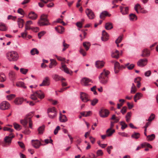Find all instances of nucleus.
Segmentation results:
<instances>
[{"label": "nucleus", "mask_w": 158, "mask_h": 158, "mask_svg": "<svg viewBox=\"0 0 158 158\" xmlns=\"http://www.w3.org/2000/svg\"><path fill=\"white\" fill-rule=\"evenodd\" d=\"M101 39L102 40L104 41H107L108 39V35L105 30L103 31L102 32Z\"/></svg>", "instance_id": "6ab92c4d"}, {"label": "nucleus", "mask_w": 158, "mask_h": 158, "mask_svg": "<svg viewBox=\"0 0 158 158\" xmlns=\"http://www.w3.org/2000/svg\"><path fill=\"white\" fill-rule=\"evenodd\" d=\"M31 141L32 145L36 148H38L40 145L41 143L38 140H32Z\"/></svg>", "instance_id": "2eb2a0df"}, {"label": "nucleus", "mask_w": 158, "mask_h": 158, "mask_svg": "<svg viewBox=\"0 0 158 158\" xmlns=\"http://www.w3.org/2000/svg\"><path fill=\"white\" fill-rule=\"evenodd\" d=\"M120 12L122 14H127L128 13L129 9L128 7L120 6Z\"/></svg>", "instance_id": "dca6fc26"}, {"label": "nucleus", "mask_w": 158, "mask_h": 158, "mask_svg": "<svg viewBox=\"0 0 158 158\" xmlns=\"http://www.w3.org/2000/svg\"><path fill=\"white\" fill-rule=\"evenodd\" d=\"M150 55V52L146 48L144 49L142 52L141 56L143 57H148Z\"/></svg>", "instance_id": "f3484780"}, {"label": "nucleus", "mask_w": 158, "mask_h": 158, "mask_svg": "<svg viewBox=\"0 0 158 158\" xmlns=\"http://www.w3.org/2000/svg\"><path fill=\"white\" fill-rule=\"evenodd\" d=\"M13 125L14 128L17 130L19 131L22 128L21 126L16 123H14Z\"/></svg>", "instance_id": "c9c22d12"}, {"label": "nucleus", "mask_w": 158, "mask_h": 158, "mask_svg": "<svg viewBox=\"0 0 158 158\" xmlns=\"http://www.w3.org/2000/svg\"><path fill=\"white\" fill-rule=\"evenodd\" d=\"M134 8L135 10L138 13H139V12L138 10V9L140 10H142V8H141L140 5L139 4H137L135 5Z\"/></svg>", "instance_id": "4c0bfd02"}, {"label": "nucleus", "mask_w": 158, "mask_h": 158, "mask_svg": "<svg viewBox=\"0 0 158 158\" xmlns=\"http://www.w3.org/2000/svg\"><path fill=\"white\" fill-rule=\"evenodd\" d=\"M16 85L19 87H21L26 89L27 87L25 85L24 83L22 81H18L16 83Z\"/></svg>", "instance_id": "c85d7f7f"}, {"label": "nucleus", "mask_w": 158, "mask_h": 158, "mask_svg": "<svg viewBox=\"0 0 158 158\" xmlns=\"http://www.w3.org/2000/svg\"><path fill=\"white\" fill-rule=\"evenodd\" d=\"M104 62L103 61H97L96 62V66L98 68H101L104 66Z\"/></svg>", "instance_id": "5701e85b"}, {"label": "nucleus", "mask_w": 158, "mask_h": 158, "mask_svg": "<svg viewBox=\"0 0 158 158\" xmlns=\"http://www.w3.org/2000/svg\"><path fill=\"white\" fill-rule=\"evenodd\" d=\"M97 87L96 86H94L92 88H91V90L93 92L94 94H97V92L96 91Z\"/></svg>", "instance_id": "6e6d98bb"}, {"label": "nucleus", "mask_w": 158, "mask_h": 158, "mask_svg": "<svg viewBox=\"0 0 158 158\" xmlns=\"http://www.w3.org/2000/svg\"><path fill=\"white\" fill-rule=\"evenodd\" d=\"M34 97H31V99H37V98L40 99H43L45 97V95L43 92L40 90L35 92L32 95Z\"/></svg>", "instance_id": "39448f33"}, {"label": "nucleus", "mask_w": 158, "mask_h": 158, "mask_svg": "<svg viewBox=\"0 0 158 158\" xmlns=\"http://www.w3.org/2000/svg\"><path fill=\"white\" fill-rule=\"evenodd\" d=\"M63 46L64 48L63 49L62 51H65L67 48H69V45L66 44L65 43V41L64 40L63 42Z\"/></svg>", "instance_id": "09e8293b"}, {"label": "nucleus", "mask_w": 158, "mask_h": 158, "mask_svg": "<svg viewBox=\"0 0 158 158\" xmlns=\"http://www.w3.org/2000/svg\"><path fill=\"white\" fill-rule=\"evenodd\" d=\"M53 79L56 81L61 80V81H64L65 79L62 77L56 74H55L53 75Z\"/></svg>", "instance_id": "a211bd4d"}, {"label": "nucleus", "mask_w": 158, "mask_h": 158, "mask_svg": "<svg viewBox=\"0 0 158 158\" xmlns=\"http://www.w3.org/2000/svg\"><path fill=\"white\" fill-rule=\"evenodd\" d=\"M105 28L107 30L111 29L113 28L112 23H106L105 25Z\"/></svg>", "instance_id": "f704fd0d"}, {"label": "nucleus", "mask_w": 158, "mask_h": 158, "mask_svg": "<svg viewBox=\"0 0 158 158\" xmlns=\"http://www.w3.org/2000/svg\"><path fill=\"white\" fill-rule=\"evenodd\" d=\"M136 90L137 89L135 86L134 83H132L131 91V93L132 94H134L135 93Z\"/></svg>", "instance_id": "37998d69"}, {"label": "nucleus", "mask_w": 158, "mask_h": 158, "mask_svg": "<svg viewBox=\"0 0 158 158\" xmlns=\"http://www.w3.org/2000/svg\"><path fill=\"white\" fill-rule=\"evenodd\" d=\"M92 83V81L91 80L88 78L84 77L82 79L81 81V84L85 86L89 85L90 84L89 83Z\"/></svg>", "instance_id": "f8f14e48"}, {"label": "nucleus", "mask_w": 158, "mask_h": 158, "mask_svg": "<svg viewBox=\"0 0 158 158\" xmlns=\"http://www.w3.org/2000/svg\"><path fill=\"white\" fill-rule=\"evenodd\" d=\"M3 130L4 131H8L10 132H12L14 130L10 128H8L6 127H3Z\"/></svg>", "instance_id": "052dcab7"}, {"label": "nucleus", "mask_w": 158, "mask_h": 158, "mask_svg": "<svg viewBox=\"0 0 158 158\" xmlns=\"http://www.w3.org/2000/svg\"><path fill=\"white\" fill-rule=\"evenodd\" d=\"M25 31H27V30H30L31 29L35 31H37L39 30L38 28L37 27L36 28H31L30 26H28L27 25H25Z\"/></svg>", "instance_id": "c756f323"}, {"label": "nucleus", "mask_w": 158, "mask_h": 158, "mask_svg": "<svg viewBox=\"0 0 158 158\" xmlns=\"http://www.w3.org/2000/svg\"><path fill=\"white\" fill-rule=\"evenodd\" d=\"M83 46L85 48L86 51H88L90 46V44L89 42H85L83 43Z\"/></svg>", "instance_id": "473e14b6"}, {"label": "nucleus", "mask_w": 158, "mask_h": 158, "mask_svg": "<svg viewBox=\"0 0 158 158\" xmlns=\"http://www.w3.org/2000/svg\"><path fill=\"white\" fill-rule=\"evenodd\" d=\"M60 69L67 74L71 75L73 73V72L71 71H70L66 66L62 62L61 63V67L60 68Z\"/></svg>", "instance_id": "9b49d317"}, {"label": "nucleus", "mask_w": 158, "mask_h": 158, "mask_svg": "<svg viewBox=\"0 0 158 158\" xmlns=\"http://www.w3.org/2000/svg\"><path fill=\"white\" fill-rule=\"evenodd\" d=\"M9 77L11 81H14L16 78V74L13 71H10L8 74Z\"/></svg>", "instance_id": "ddd939ff"}, {"label": "nucleus", "mask_w": 158, "mask_h": 158, "mask_svg": "<svg viewBox=\"0 0 158 158\" xmlns=\"http://www.w3.org/2000/svg\"><path fill=\"white\" fill-rule=\"evenodd\" d=\"M85 13L88 17L90 19H93L94 18V15L93 11L89 9H87L85 11Z\"/></svg>", "instance_id": "9d476101"}, {"label": "nucleus", "mask_w": 158, "mask_h": 158, "mask_svg": "<svg viewBox=\"0 0 158 158\" xmlns=\"http://www.w3.org/2000/svg\"><path fill=\"white\" fill-rule=\"evenodd\" d=\"M107 16H108L109 17H110L111 16V15L109 14L107 11H104L102 12L101 13L100 17L101 19H104V18Z\"/></svg>", "instance_id": "cd10ccee"}, {"label": "nucleus", "mask_w": 158, "mask_h": 158, "mask_svg": "<svg viewBox=\"0 0 158 158\" xmlns=\"http://www.w3.org/2000/svg\"><path fill=\"white\" fill-rule=\"evenodd\" d=\"M60 115L59 119L60 122L64 123L68 120L66 116L65 115L62 114L61 112H60Z\"/></svg>", "instance_id": "412c9836"}, {"label": "nucleus", "mask_w": 158, "mask_h": 158, "mask_svg": "<svg viewBox=\"0 0 158 158\" xmlns=\"http://www.w3.org/2000/svg\"><path fill=\"white\" fill-rule=\"evenodd\" d=\"M110 72L106 69L103 70L99 76L100 82L104 84L107 83L108 81V75Z\"/></svg>", "instance_id": "f257e3e1"}, {"label": "nucleus", "mask_w": 158, "mask_h": 158, "mask_svg": "<svg viewBox=\"0 0 158 158\" xmlns=\"http://www.w3.org/2000/svg\"><path fill=\"white\" fill-rule=\"evenodd\" d=\"M142 94L140 93H137L134 96V99H140V98H142Z\"/></svg>", "instance_id": "3c124183"}, {"label": "nucleus", "mask_w": 158, "mask_h": 158, "mask_svg": "<svg viewBox=\"0 0 158 158\" xmlns=\"http://www.w3.org/2000/svg\"><path fill=\"white\" fill-rule=\"evenodd\" d=\"M35 112L34 111H32L31 112H29L27 114H26L25 116V117L27 118L29 120V118L31 117V118L34 115Z\"/></svg>", "instance_id": "49530a36"}, {"label": "nucleus", "mask_w": 158, "mask_h": 158, "mask_svg": "<svg viewBox=\"0 0 158 158\" xmlns=\"http://www.w3.org/2000/svg\"><path fill=\"white\" fill-rule=\"evenodd\" d=\"M29 18L32 20H35L37 18V15L34 12H31L29 14Z\"/></svg>", "instance_id": "bb28decb"}, {"label": "nucleus", "mask_w": 158, "mask_h": 158, "mask_svg": "<svg viewBox=\"0 0 158 158\" xmlns=\"http://www.w3.org/2000/svg\"><path fill=\"white\" fill-rule=\"evenodd\" d=\"M39 25L41 26L49 25V23L47 19V15L43 14L41 15L40 19L38 22Z\"/></svg>", "instance_id": "7ed1b4c3"}, {"label": "nucleus", "mask_w": 158, "mask_h": 158, "mask_svg": "<svg viewBox=\"0 0 158 158\" xmlns=\"http://www.w3.org/2000/svg\"><path fill=\"white\" fill-rule=\"evenodd\" d=\"M119 102L120 103H118L117 104V108L118 109L120 108L123 105V103L125 102V100L124 99H119Z\"/></svg>", "instance_id": "a18cd8bd"}, {"label": "nucleus", "mask_w": 158, "mask_h": 158, "mask_svg": "<svg viewBox=\"0 0 158 158\" xmlns=\"http://www.w3.org/2000/svg\"><path fill=\"white\" fill-rule=\"evenodd\" d=\"M155 117V115L154 114H152L148 120V121L149 122H151L154 118Z\"/></svg>", "instance_id": "4d7b16f0"}, {"label": "nucleus", "mask_w": 158, "mask_h": 158, "mask_svg": "<svg viewBox=\"0 0 158 158\" xmlns=\"http://www.w3.org/2000/svg\"><path fill=\"white\" fill-rule=\"evenodd\" d=\"M10 105L9 103L5 101H3L0 104V109L2 110L8 109Z\"/></svg>", "instance_id": "0eeeda50"}, {"label": "nucleus", "mask_w": 158, "mask_h": 158, "mask_svg": "<svg viewBox=\"0 0 158 158\" xmlns=\"http://www.w3.org/2000/svg\"><path fill=\"white\" fill-rule=\"evenodd\" d=\"M6 57L10 61H16L19 58V55L16 52L11 51L6 53Z\"/></svg>", "instance_id": "f03ea898"}, {"label": "nucleus", "mask_w": 158, "mask_h": 158, "mask_svg": "<svg viewBox=\"0 0 158 158\" xmlns=\"http://www.w3.org/2000/svg\"><path fill=\"white\" fill-rule=\"evenodd\" d=\"M141 80V78L140 77H138L136 78H135L134 80V82L135 83H137V87L139 88L141 86V84L140 83V81Z\"/></svg>", "instance_id": "2f4dec72"}, {"label": "nucleus", "mask_w": 158, "mask_h": 158, "mask_svg": "<svg viewBox=\"0 0 158 158\" xmlns=\"http://www.w3.org/2000/svg\"><path fill=\"white\" fill-rule=\"evenodd\" d=\"M24 22L23 19L20 18L18 19V23L19 27L22 28L23 27Z\"/></svg>", "instance_id": "7c9ffc66"}, {"label": "nucleus", "mask_w": 158, "mask_h": 158, "mask_svg": "<svg viewBox=\"0 0 158 158\" xmlns=\"http://www.w3.org/2000/svg\"><path fill=\"white\" fill-rule=\"evenodd\" d=\"M12 138L10 137L9 136H6L4 138V141L6 143H11Z\"/></svg>", "instance_id": "58836bf2"}, {"label": "nucleus", "mask_w": 158, "mask_h": 158, "mask_svg": "<svg viewBox=\"0 0 158 158\" xmlns=\"http://www.w3.org/2000/svg\"><path fill=\"white\" fill-rule=\"evenodd\" d=\"M120 66L119 63L116 61L114 64V70L115 73H118L119 72V69H120Z\"/></svg>", "instance_id": "aec40b11"}, {"label": "nucleus", "mask_w": 158, "mask_h": 158, "mask_svg": "<svg viewBox=\"0 0 158 158\" xmlns=\"http://www.w3.org/2000/svg\"><path fill=\"white\" fill-rule=\"evenodd\" d=\"M27 31H24V32H23L21 33V37L23 38H26L27 35Z\"/></svg>", "instance_id": "bf43d9fd"}, {"label": "nucleus", "mask_w": 158, "mask_h": 158, "mask_svg": "<svg viewBox=\"0 0 158 158\" xmlns=\"http://www.w3.org/2000/svg\"><path fill=\"white\" fill-rule=\"evenodd\" d=\"M80 99H89L90 98L89 95L83 92H81L80 93Z\"/></svg>", "instance_id": "393cba45"}, {"label": "nucleus", "mask_w": 158, "mask_h": 158, "mask_svg": "<svg viewBox=\"0 0 158 158\" xmlns=\"http://www.w3.org/2000/svg\"><path fill=\"white\" fill-rule=\"evenodd\" d=\"M121 129L123 130L125 129L127 127V125L123 121L121 122Z\"/></svg>", "instance_id": "864d4df0"}, {"label": "nucleus", "mask_w": 158, "mask_h": 158, "mask_svg": "<svg viewBox=\"0 0 158 158\" xmlns=\"http://www.w3.org/2000/svg\"><path fill=\"white\" fill-rule=\"evenodd\" d=\"M148 60L146 59H141L138 61L137 64L139 67H143L145 66Z\"/></svg>", "instance_id": "6e6552de"}, {"label": "nucleus", "mask_w": 158, "mask_h": 158, "mask_svg": "<svg viewBox=\"0 0 158 158\" xmlns=\"http://www.w3.org/2000/svg\"><path fill=\"white\" fill-rule=\"evenodd\" d=\"M60 129V127L59 126H57L56 129L54 130V133L55 135H56L58 131Z\"/></svg>", "instance_id": "680f3d73"}, {"label": "nucleus", "mask_w": 158, "mask_h": 158, "mask_svg": "<svg viewBox=\"0 0 158 158\" xmlns=\"http://www.w3.org/2000/svg\"><path fill=\"white\" fill-rule=\"evenodd\" d=\"M140 136V135L139 133L134 132L132 134L131 138L133 139H137L139 138Z\"/></svg>", "instance_id": "b1692460"}, {"label": "nucleus", "mask_w": 158, "mask_h": 158, "mask_svg": "<svg viewBox=\"0 0 158 158\" xmlns=\"http://www.w3.org/2000/svg\"><path fill=\"white\" fill-rule=\"evenodd\" d=\"M55 30L59 33L62 34L64 31V28L61 26H58L55 27Z\"/></svg>", "instance_id": "4be33fe9"}, {"label": "nucleus", "mask_w": 158, "mask_h": 158, "mask_svg": "<svg viewBox=\"0 0 158 158\" xmlns=\"http://www.w3.org/2000/svg\"><path fill=\"white\" fill-rule=\"evenodd\" d=\"M130 20H136L137 19V17L136 15L134 14H131L130 15Z\"/></svg>", "instance_id": "8fccbe9b"}, {"label": "nucleus", "mask_w": 158, "mask_h": 158, "mask_svg": "<svg viewBox=\"0 0 158 158\" xmlns=\"http://www.w3.org/2000/svg\"><path fill=\"white\" fill-rule=\"evenodd\" d=\"M111 128H109L107 129L106 131L107 135L108 136H110L115 132L114 130H113L110 131Z\"/></svg>", "instance_id": "72a5a7b5"}, {"label": "nucleus", "mask_w": 158, "mask_h": 158, "mask_svg": "<svg viewBox=\"0 0 158 158\" xmlns=\"http://www.w3.org/2000/svg\"><path fill=\"white\" fill-rule=\"evenodd\" d=\"M123 39V36H120L116 40L115 43H120L122 40Z\"/></svg>", "instance_id": "0e129e2a"}, {"label": "nucleus", "mask_w": 158, "mask_h": 158, "mask_svg": "<svg viewBox=\"0 0 158 158\" xmlns=\"http://www.w3.org/2000/svg\"><path fill=\"white\" fill-rule=\"evenodd\" d=\"M155 137V135L154 134H152L151 135H148L147 136V140L148 141H152L154 139Z\"/></svg>", "instance_id": "79ce46f5"}, {"label": "nucleus", "mask_w": 158, "mask_h": 158, "mask_svg": "<svg viewBox=\"0 0 158 158\" xmlns=\"http://www.w3.org/2000/svg\"><path fill=\"white\" fill-rule=\"evenodd\" d=\"M46 33L44 31H42L38 33V36L39 39H40L41 37L43 36Z\"/></svg>", "instance_id": "e2e57ef3"}, {"label": "nucleus", "mask_w": 158, "mask_h": 158, "mask_svg": "<svg viewBox=\"0 0 158 158\" xmlns=\"http://www.w3.org/2000/svg\"><path fill=\"white\" fill-rule=\"evenodd\" d=\"M30 52L32 55H34L35 54H38L39 53V52L37 49L34 48L31 50Z\"/></svg>", "instance_id": "ea45409f"}, {"label": "nucleus", "mask_w": 158, "mask_h": 158, "mask_svg": "<svg viewBox=\"0 0 158 158\" xmlns=\"http://www.w3.org/2000/svg\"><path fill=\"white\" fill-rule=\"evenodd\" d=\"M44 125L40 127L38 129L39 133L41 134H42L44 130Z\"/></svg>", "instance_id": "de8ad7c7"}, {"label": "nucleus", "mask_w": 158, "mask_h": 158, "mask_svg": "<svg viewBox=\"0 0 158 158\" xmlns=\"http://www.w3.org/2000/svg\"><path fill=\"white\" fill-rule=\"evenodd\" d=\"M112 57L116 59H118L119 57V52L117 50H113L112 51L111 54Z\"/></svg>", "instance_id": "4468645a"}, {"label": "nucleus", "mask_w": 158, "mask_h": 158, "mask_svg": "<svg viewBox=\"0 0 158 158\" xmlns=\"http://www.w3.org/2000/svg\"><path fill=\"white\" fill-rule=\"evenodd\" d=\"M50 84V78L46 77L44 78L43 81L42 82L40 85V86H48Z\"/></svg>", "instance_id": "1a4fd4ad"}, {"label": "nucleus", "mask_w": 158, "mask_h": 158, "mask_svg": "<svg viewBox=\"0 0 158 158\" xmlns=\"http://www.w3.org/2000/svg\"><path fill=\"white\" fill-rule=\"evenodd\" d=\"M48 117L51 118H53L57 115V112L54 107L48 108L47 111Z\"/></svg>", "instance_id": "20e7f679"}, {"label": "nucleus", "mask_w": 158, "mask_h": 158, "mask_svg": "<svg viewBox=\"0 0 158 158\" xmlns=\"http://www.w3.org/2000/svg\"><path fill=\"white\" fill-rule=\"evenodd\" d=\"M23 102V99H15L14 102L17 105H21Z\"/></svg>", "instance_id": "a19ab883"}, {"label": "nucleus", "mask_w": 158, "mask_h": 158, "mask_svg": "<svg viewBox=\"0 0 158 158\" xmlns=\"http://www.w3.org/2000/svg\"><path fill=\"white\" fill-rule=\"evenodd\" d=\"M80 52L83 56H85L86 55V52L82 48H81L80 49Z\"/></svg>", "instance_id": "338daca9"}, {"label": "nucleus", "mask_w": 158, "mask_h": 158, "mask_svg": "<svg viewBox=\"0 0 158 158\" xmlns=\"http://www.w3.org/2000/svg\"><path fill=\"white\" fill-rule=\"evenodd\" d=\"M28 121V119L25 116L24 118L20 121V123L24 126L26 127Z\"/></svg>", "instance_id": "a878e982"}, {"label": "nucleus", "mask_w": 158, "mask_h": 158, "mask_svg": "<svg viewBox=\"0 0 158 158\" xmlns=\"http://www.w3.org/2000/svg\"><path fill=\"white\" fill-rule=\"evenodd\" d=\"M113 148V147L112 146H108L106 150L109 154H110L111 153V150Z\"/></svg>", "instance_id": "69168bd1"}, {"label": "nucleus", "mask_w": 158, "mask_h": 158, "mask_svg": "<svg viewBox=\"0 0 158 158\" xmlns=\"http://www.w3.org/2000/svg\"><path fill=\"white\" fill-rule=\"evenodd\" d=\"M7 28L4 24L0 23V30L1 31H6Z\"/></svg>", "instance_id": "e433bc0d"}, {"label": "nucleus", "mask_w": 158, "mask_h": 158, "mask_svg": "<svg viewBox=\"0 0 158 158\" xmlns=\"http://www.w3.org/2000/svg\"><path fill=\"white\" fill-rule=\"evenodd\" d=\"M91 104L92 106L95 105L98 102V99H91L90 100Z\"/></svg>", "instance_id": "5fc2aeb1"}, {"label": "nucleus", "mask_w": 158, "mask_h": 158, "mask_svg": "<svg viewBox=\"0 0 158 158\" xmlns=\"http://www.w3.org/2000/svg\"><path fill=\"white\" fill-rule=\"evenodd\" d=\"M16 19V16H13L11 15H9L7 17V19L8 20L12 19L13 20H15Z\"/></svg>", "instance_id": "13d9d810"}, {"label": "nucleus", "mask_w": 158, "mask_h": 158, "mask_svg": "<svg viewBox=\"0 0 158 158\" xmlns=\"http://www.w3.org/2000/svg\"><path fill=\"white\" fill-rule=\"evenodd\" d=\"M126 67L129 70L132 69L135 66V65L133 64H131L129 65V63L127 64H125Z\"/></svg>", "instance_id": "c03bdc74"}, {"label": "nucleus", "mask_w": 158, "mask_h": 158, "mask_svg": "<svg viewBox=\"0 0 158 158\" xmlns=\"http://www.w3.org/2000/svg\"><path fill=\"white\" fill-rule=\"evenodd\" d=\"M28 71V69H25L23 68L20 69V72L23 74H26Z\"/></svg>", "instance_id": "603ef678"}, {"label": "nucleus", "mask_w": 158, "mask_h": 158, "mask_svg": "<svg viewBox=\"0 0 158 158\" xmlns=\"http://www.w3.org/2000/svg\"><path fill=\"white\" fill-rule=\"evenodd\" d=\"M109 112L108 110L102 108L99 112V114L102 118H105L107 117L109 114Z\"/></svg>", "instance_id": "423d86ee"}, {"label": "nucleus", "mask_w": 158, "mask_h": 158, "mask_svg": "<svg viewBox=\"0 0 158 158\" xmlns=\"http://www.w3.org/2000/svg\"><path fill=\"white\" fill-rule=\"evenodd\" d=\"M15 95L14 94H11L6 96V98H7V99H13L15 98Z\"/></svg>", "instance_id": "774afa93"}]
</instances>
